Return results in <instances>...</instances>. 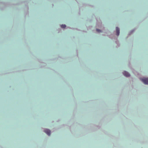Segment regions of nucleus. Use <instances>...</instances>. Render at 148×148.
I'll use <instances>...</instances> for the list:
<instances>
[{
    "label": "nucleus",
    "instance_id": "obj_1",
    "mask_svg": "<svg viewBox=\"0 0 148 148\" xmlns=\"http://www.w3.org/2000/svg\"><path fill=\"white\" fill-rule=\"evenodd\" d=\"M141 80L145 84H148V78H140Z\"/></svg>",
    "mask_w": 148,
    "mask_h": 148
},
{
    "label": "nucleus",
    "instance_id": "obj_2",
    "mask_svg": "<svg viewBox=\"0 0 148 148\" xmlns=\"http://www.w3.org/2000/svg\"><path fill=\"white\" fill-rule=\"evenodd\" d=\"M45 132L47 134L48 136H50L51 134V131L50 130L46 129L45 130Z\"/></svg>",
    "mask_w": 148,
    "mask_h": 148
},
{
    "label": "nucleus",
    "instance_id": "obj_3",
    "mask_svg": "<svg viewBox=\"0 0 148 148\" xmlns=\"http://www.w3.org/2000/svg\"><path fill=\"white\" fill-rule=\"evenodd\" d=\"M123 73L124 75L126 77H129L130 75V74L126 71H124Z\"/></svg>",
    "mask_w": 148,
    "mask_h": 148
},
{
    "label": "nucleus",
    "instance_id": "obj_4",
    "mask_svg": "<svg viewBox=\"0 0 148 148\" xmlns=\"http://www.w3.org/2000/svg\"><path fill=\"white\" fill-rule=\"evenodd\" d=\"M116 35L117 36H118L119 35V33H120L119 29L118 27H116Z\"/></svg>",
    "mask_w": 148,
    "mask_h": 148
},
{
    "label": "nucleus",
    "instance_id": "obj_5",
    "mask_svg": "<svg viewBox=\"0 0 148 148\" xmlns=\"http://www.w3.org/2000/svg\"><path fill=\"white\" fill-rule=\"evenodd\" d=\"M61 27L62 28H65L66 27V25H61Z\"/></svg>",
    "mask_w": 148,
    "mask_h": 148
},
{
    "label": "nucleus",
    "instance_id": "obj_6",
    "mask_svg": "<svg viewBox=\"0 0 148 148\" xmlns=\"http://www.w3.org/2000/svg\"><path fill=\"white\" fill-rule=\"evenodd\" d=\"M97 31L98 32H101V30L99 29H97Z\"/></svg>",
    "mask_w": 148,
    "mask_h": 148
}]
</instances>
